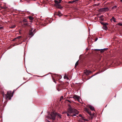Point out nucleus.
<instances>
[{"instance_id":"nucleus-12","label":"nucleus","mask_w":122,"mask_h":122,"mask_svg":"<svg viewBox=\"0 0 122 122\" xmlns=\"http://www.w3.org/2000/svg\"><path fill=\"white\" fill-rule=\"evenodd\" d=\"M32 29L31 30H30V31L29 35L31 36H32L34 35V34L32 32Z\"/></svg>"},{"instance_id":"nucleus-36","label":"nucleus","mask_w":122,"mask_h":122,"mask_svg":"<svg viewBox=\"0 0 122 122\" xmlns=\"http://www.w3.org/2000/svg\"><path fill=\"white\" fill-rule=\"evenodd\" d=\"M23 21H24L25 22H26L27 23H28V22L25 19L24 20H23Z\"/></svg>"},{"instance_id":"nucleus-17","label":"nucleus","mask_w":122,"mask_h":122,"mask_svg":"<svg viewBox=\"0 0 122 122\" xmlns=\"http://www.w3.org/2000/svg\"><path fill=\"white\" fill-rule=\"evenodd\" d=\"M76 1V0H74V1H69L68 3L69 4L72 3H73L75 2Z\"/></svg>"},{"instance_id":"nucleus-38","label":"nucleus","mask_w":122,"mask_h":122,"mask_svg":"<svg viewBox=\"0 0 122 122\" xmlns=\"http://www.w3.org/2000/svg\"><path fill=\"white\" fill-rule=\"evenodd\" d=\"M98 72H97V73H96L95 74V75H93V76H92L91 77H92L93 76H94L95 75H96V74H98Z\"/></svg>"},{"instance_id":"nucleus-43","label":"nucleus","mask_w":122,"mask_h":122,"mask_svg":"<svg viewBox=\"0 0 122 122\" xmlns=\"http://www.w3.org/2000/svg\"><path fill=\"white\" fill-rule=\"evenodd\" d=\"M96 0H94V1H95ZM97 0V1H99V0Z\"/></svg>"},{"instance_id":"nucleus-47","label":"nucleus","mask_w":122,"mask_h":122,"mask_svg":"<svg viewBox=\"0 0 122 122\" xmlns=\"http://www.w3.org/2000/svg\"><path fill=\"white\" fill-rule=\"evenodd\" d=\"M116 96V95H115V97Z\"/></svg>"},{"instance_id":"nucleus-44","label":"nucleus","mask_w":122,"mask_h":122,"mask_svg":"<svg viewBox=\"0 0 122 122\" xmlns=\"http://www.w3.org/2000/svg\"><path fill=\"white\" fill-rule=\"evenodd\" d=\"M120 1L121 2H122V0H120Z\"/></svg>"},{"instance_id":"nucleus-9","label":"nucleus","mask_w":122,"mask_h":122,"mask_svg":"<svg viewBox=\"0 0 122 122\" xmlns=\"http://www.w3.org/2000/svg\"><path fill=\"white\" fill-rule=\"evenodd\" d=\"M55 78L57 79H60L61 78V76L58 75H55Z\"/></svg>"},{"instance_id":"nucleus-10","label":"nucleus","mask_w":122,"mask_h":122,"mask_svg":"<svg viewBox=\"0 0 122 122\" xmlns=\"http://www.w3.org/2000/svg\"><path fill=\"white\" fill-rule=\"evenodd\" d=\"M84 111L86 112L87 113L90 115H91V112L89 111V110L86 108H85L84 109Z\"/></svg>"},{"instance_id":"nucleus-35","label":"nucleus","mask_w":122,"mask_h":122,"mask_svg":"<svg viewBox=\"0 0 122 122\" xmlns=\"http://www.w3.org/2000/svg\"><path fill=\"white\" fill-rule=\"evenodd\" d=\"M66 100V101H67L68 102H70V103L71 102L69 100Z\"/></svg>"},{"instance_id":"nucleus-5","label":"nucleus","mask_w":122,"mask_h":122,"mask_svg":"<svg viewBox=\"0 0 122 122\" xmlns=\"http://www.w3.org/2000/svg\"><path fill=\"white\" fill-rule=\"evenodd\" d=\"M71 97L74 99H77L78 101H79L80 100V97L76 95H74L72 97Z\"/></svg>"},{"instance_id":"nucleus-32","label":"nucleus","mask_w":122,"mask_h":122,"mask_svg":"<svg viewBox=\"0 0 122 122\" xmlns=\"http://www.w3.org/2000/svg\"><path fill=\"white\" fill-rule=\"evenodd\" d=\"M100 23L102 25H104V24H105V23H104L103 22H102V21H101L100 22Z\"/></svg>"},{"instance_id":"nucleus-11","label":"nucleus","mask_w":122,"mask_h":122,"mask_svg":"<svg viewBox=\"0 0 122 122\" xmlns=\"http://www.w3.org/2000/svg\"><path fill=\"white\" fill-rule=\"evenodd\" d=\"M88 107L92 111H95V109L94 107L93 106L91 105H89L88 106Z\"/></svg>"},{"instance_id":"nucleus-3","label":"nucleus","mask_w":122,"mask_h":122,"mask_svg":"<svg viewBox=\"0 0 122 122\" xmlns=\"http://www.w3.org/2000/svg\"><path fill=\"white\" fill-rule=\"evenodd\" d=\"M109 10L108 8L106 7L105 8H101L99 10V11L100 12H106L107 11H108Z\"/></svg>"},{"instance_id":"nucleus-28","label":"nucleus","mask_w":122,"mask_h":122,"mask_svg":"<svg viewBox=\"0 0 122 122\" xmlns=\"http://www.w3.org/2000/svg\"><path fill=\"white\" fill-rule=\"evenodd\" d=\"M23 25L25 26H27L28 25L27 23H24L23 24Z\"/></svg>"},{"instance_id":"nucleus-23","label":"nucleus","mask_w":122,"mask_h":122,"mask_svg":"<svg viewBox=\"0 0 122 122\" xmlns=\"http://www.w3.org/2000/svg\"><path fill=\"white\" fill-rule=\"evenodd\" d=\"M68 112H65V113H66L67 114V115L69 117V116H70V115L68 113Z\"/></svg>"},{"instance_id":"nucleus-22","label":"nucleus","mask_w":122,"mask_h":122,"mask_svg":"<svg viewBox=\"0 0 122 122\" xmlns=\"http://www.w3.org/2000/svg\"><path fill=\"white\" fill-rule=\"evenodd\" d=\"M104 19L103 18H101L99 20L100 21H102L104 20Z\"/></svg>"},{"instance_id":"nucleus-1","label":"nucleus","mask_w":122,"mask_h":122,"mask_svg":"<svg viewBox=\"0 0 122 122\" xmlns=\"http://www.w3.org/2000/svg\"><path fill=\"white\" fill-rule=\"evenodd\" d=\"M14 93V91L13 92L11 91H8L5 94H4V92H3L2 94L3 95V97L5 99L8 101L11 99V98L13 96Z\"/></svg>"},{"instance_id":"nucleus-16","label":"nucleus","mask_w":122,"mask_h":122,"mask_svg":"<svg viewBox=\"0 0 122 122\" xmlns=\"http://www.w3.org/2000/svg\"><path fill=\"white\" fill-rule=\"evenodd\" d=\"M28 17L29 18V19L30 20H32L33 19V17L32 16H30Z\"/></svg>"},{"instance_id":"nucleus-31","label":"nucleus","mask_w":122,"mask_h":122,"mask_svg":"<svg viewBox=\"0 0 122 122\" xmlns=\"http://www.w3.org/2000/svg\"><path fill=\"white\" fill-rule=\"evenodd\" d=\"M100 5V3H99L97 4H95L94 5V6H98Z\"/></svg>"},{"instance_id":"nucleus-4","label":"nucleus","mask_w":122,"mask_h":122,"mask_svg":"<svg viewBox=\"0 0 122 122\" xmlns=\"http://www.w3.org/2000/svg\"><path fill=\"white\" fill-rule=\"evenodd\" d=\"M79 113V112L77 110L74 109V111H73V114L71 115V116L72 117L76 116V115L78 114Z\"/></svg>"},{"instance_id":"nucleus-6","label":"nucleus","mask_w":122,"mask_h":122,"mask_svg":"<svg viewBox=\"0 0 122 122\" xmlns=\"http://www.w3.org/2000/svg\"><path fill=\"white\" fill-rule=\"evenodd\" d=\"M74 109H72L71 107H69L68 109L67 112L69 113H72L73 112Z\"/></svg>"},{"instance_id":"nucleus-13","label":"nucleus","mask_w":122,"mask_h":122,"mask_svg":"<svg viewBox=\"0 0 122 122\" xmlns=\"http://www.w3.org/2000/svg\"><path fill=\"white\" fill-rule=\"evenodd\" d=\"M110 20L111 22L113 21L114 22H116V19L113 16L112 17V18L110 19Z\"/></svg>"},{"instance_id":"nucleus-7","label":"nucleus","mask_w":122,"mask_h":122,"mask_svg":"<svg viewBox=\"0 0 122 122\" xmlns=\"http://www.w3.org/2000/svg\"><path fill=\"white\" fill-rule=\"evenodd\" d=\"M108 23H105V24L104 25H103V29L105 30H107L108 28L107 26V25H108Z\"/></svg>"},{"instance_id":"nucleus-45","label":"nucleus","mask_w":122,"mask_h":122,"mask_svg":"<svg viewBox=\"0 0 122 122\" xmlns=\"http://www.w3.org/2000/svg\"><path fill=\"white\" fill-rule=\"evenodd\" d=\"M71 97H70L69 98H71Z\"/></svg>"},{"instance_id":"nucleus-25","label":"nucleus","mask_w":122,"mask_h":122,"mask_svg":"<svg viewBox=\"0 0 122 122\" xmlns=\"http://www.w3.org/2000/svg\"><path fill=\"white\" fill-rule=\"evenodd\" d=\"M57 115L60 118H61V115L60 114H58V113H57Z\"/></svg>"},{"instance_id":"nucleus-19","label":"nucleus","mask_w":122,"mask_h":122,"mask_svg":"<svg viewBox=\"0 0 122 122\" xmlns=\"http://www.w3.org/2000/svg\"><path fill=\"white\" fill-rule=\"evenodd\" d=\"M78 61H77L76 62V63L75 64V66H77L78 64Z\"/></svg>"},{"instance_id":"nucleus-33","label":"nucleus","mask_w":122,"mask_h":122,"mask_svg":"<svg viewBox=\"0 0 122 122\" xmlns=\"http://www.w3.org/2000/svg\"><path fill=\"white\" fill-rule=\"evenodd\" d=\"M95 50L96 51H100V49H95Z\"/></svg>"},{"instance_id":"nucleus-14","label":"nucleus","mask_w":122,"mask_h":122,"mask_svg":"<svg viewBox=\"0 0 122 122\" xmlns=\"http://www.w3.org/2000/svg\"><path fill=\"white\" fill-rule=\"evenodd\" d=\"M107 49V48H104L103 49H100L101 50H100V51L101 52H104L105 50H106Z\"/></svg>"},{"instance_id":"nucleus-46","label":"nucleus","mask_w":122,"mask_h":122,"mask_svg":"<svg viewBox=\"0 0 122 122\" xmlns=\"http://www.w3.org/2000/svg\"><path fill=\"white\" fill-rule=\"evenodd\" d=\"M57 90L58 91H59L60 90H58V89H57Z\"/></svg>"},{"instance_id":"nucleus-27","label":"nucleus","mask_w":122,"mask_h":122,"mask_svg":"<svg viewBox=\"0 0 122 122\" xmlns=\"http://www.w3.org/2000/svg\"><path fill=\"white\" fill-rule=\"evenodd\" d=\"M117 25H119L121 26H122V24L121 23H118Z\"/></svg>"},{"instance_id":"nucleus-2","label":"nucleus","mask_w":122,"mask_h":122,"mask_svg":"<svg viewBox=\"0 0 122 122\" xmlns=\"http://www.w3.org/2000/svg\"><path fill=\"white\" fill-rule=\"evenodd\" d=\"M57 114V113L56 112L54 113L53 112H51L50 114V115L51 117V119H52L53 120H55L56 119V116Z\"/></svg>"},{"instance_id":"nucleus-15","label":"nucleus","mask_w":122,"mask_h":122,"mask_svg":"<svg viewBox=\"0 0 122 122\" xmlns=\"http://www.w3.org/2000/svg\"><path fill=\"white\" fill-rule=\"evenodd\" d=\"M54 2L56 5H58L59 3L58 1L56 0H54Z\"/></svg>"},{"instance_id":"nucleus-39","label":"nucleus","mask_w":122,"mask_h":122,"mask_svg":"<svg viewBox=\"0 0 122 122\" xmlns=\"http://www.w3.org/2000/svg\"><path fill=\"white\" fill-rule=\"evenodd\" d=\"M62 1V0H59L58 2L59 3H60Z\"/></svg>"},{"instance_id":"nucleus-41","label":"nucleus","mask_w":122,"mask_h":122,"mask_svg":"<svg viewBox=\"0 0 122 122\" xmlns=\"http://www.w3.org/2000/svg\"><path fill=\"white\" fill-rule=\"evenodd\" d=\"M16 39V38H15L13 39V41H15Z\"/></svg>"},{"instance_id":"nucleus-40","label":"nucleus","mask_w":122,"mask_h":122,"mask_svg":"<svg viewBox=\"0 0 122 122\" xmlns=\"http://www.w3.org/2000/svg\"><path fill=\"white\" fill-rule=\"evenodd\" d=\"M3 27H0V29H3Z\"/></svg>"},{"instance_id":"nucleus-29","label":"nucleus","mask_w":122,"mask_h":122,"mask_svg":"<svg viewBox=\"0 0 122 122\" xmlns=\"http://www.w3.org/2000/svg\"><path fill=\"white\" fill-rule=\"evenodd\" d=\"M103 16V15H101V16H99L98 17L100 18H102Z\"/></svg>"},{"instance_id":"nucleus-42","label":"nucleus","mask_w":122,"mask_h":122,"mask_svg":"<svg viewBox=\"0 0 122 122\" xmlns=\"http://www.w3.org/2000/svg\"><path fill=\"white\" fill-rule=\"evenodd\" d=\"M68 105L69 106V107H71V105L70 104H68Z\"/></svg>"},{"instance_id":"nucleus-34","label":"nucleus","mask_w":122,"mask_h":122,"mask_svg":"<svg viewBox=\"0 0 122 122\" xmlns=\"http://www.w3.org/2000/svg\"><path fill=\"white\" fill-rule=\"evenodd\" d=\"M53 79V81L54 82H55L56 83V81L55 79L54 78H52Z\"/></svg>"},{"instance_id":"nucleus-26","label":"nucleus","mask_w":122,"mask_h":122,"mask_svg":"<svg viewBox=\"0 0 122 122\" xmlns=\"http://www.w3.org/2000/svg\"><path fill=\"white\" fill-rule=\"evenodd\" d=\"M15 25L13 26H11L10 27V28H15Z\"/></svg>"},{"instance_id":"nucleus-8","label":"nucleus","mask_w":122,"mask_h":122,"mask_svg":"<svg viewBox=\"0 0 122 122\" xmlns=\"http://www.w3.org/2000/svg\"><path fill=\"white\" fill-rule=\"evenodd\" d=\"M92 72L90 70H86L85 71H84V73H85L86 75H89Z\"/></svg>"},{"instance_id":"nucleus-24","label":"nucleus","mask_w":122,"mask_h":122,"mask_svg":"<svg viewBox=\"0 0 122 122\" xmlns=\"http://www.w3.org/2000/svg\"><path fill=\"white\" fill-rule=\"evenodd\" d=\"M63 96H61L60 98V101H61V100L63 99Z\"/></svg>"},{"instance_id":"nucleus-30","label":"nucleus","mask_w":122,"mask_h":122,"mask_svg":"<svg viewBox=\"0 0 122 122\" xmlns=\"http://www.w3.org/2000/svg\"><path fill=\"white\" fill-rule=\"evenodd\" d=\"M21 37V36H19L16 38V39H19Z\"/></svg>"},{"instance_id":"nucleus-20","label":"nucleus","mask_w":122,"mask_h":122,"mask_svg":"<svg viewBox=\"0 0 122 122\" xmlns=\"http://www.w3.org/2000/svg\"><path fill=\"white\" fill-rule=\"evenodd\" d=\"M117 7V6L116 5H115L112 7V9H115V8H116Z\"/></svg>"},{"instance_id":"nucleus-37","label":"nucleus","mask_w":122,"mask_h":122,"mask_svg":"<svg viewBox=\"0 0 122 122\" xmlns=\"http://www.w3.org/2000/svg\"><path fill=\"white\" fill-rule=\"evenodd\" d=\"M98 39V38H97L95 39V41H96Z\"/></svg>"},{"instance_id":"nucleus-18","label":"nucleus","mask_w":122,"mask_h":122,"mask_svg":"<svg viewBox=\"0 0 122 122\" xmlns=\"http://www.w3.org/2000/svg\"><path fill=\"white\" fill-rule=\"evenodd\" d=\"M64 78L65 79L66 78L67 79H69L68 77L66 76V75H65L64 76Z\"/></svg>"},{"instance_id":"nucleus-48","label":"nucleus","mask_w":122,"mask_h":122,"mask_svg":"<svg viewBox=\"0 0 122 122\" xmlns=\"http://www.w3.org/2000/svg\"><path fill=\"white\" fill-rule=\"evenodd\" d=\"M106 106H107V105H106Z\"/></svg>"},{"instance_id":"nucleus-21","label":"nucleus","mask_w":122,"mask_h":122,"mask_svg":"<svg viewBox=\"0 0 122 122\" xmlns=\"http://www.w3.org/2000/svg\"><path fill=\"white\" fill-rule=\"evenodd\" d=\"M78 116H79V117H81V118H82V119H83V118H84V117H83L81 114H79L78 115Z\"/></svg>"}]
</instances>
